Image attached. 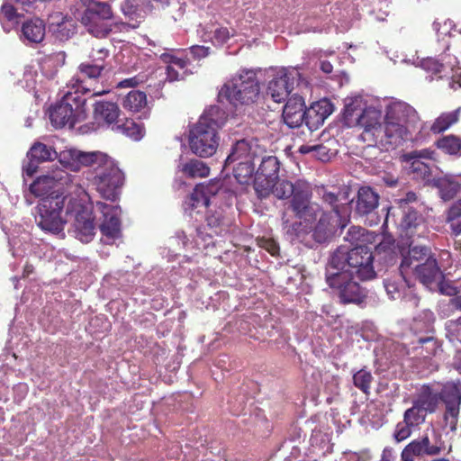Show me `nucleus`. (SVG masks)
<instances>
[{
  "instance_id": "1",
  "label": "nucleus",
  "mask_w": 461,
  "mask_h": 461,
  "mask_svg": "<svg viewBox=\"0 0 461 461\" xmlns=\"http://www.w3.org/2000/svg\"><path fill=\"white\" fill-rule=\"evenodd\" d=\"M70 154L72 162L68 167L71 171L78 172L83 167H92L95 173L93 181L97 191L104 199L115 201L124 176L114 160L101 151H72Z\"/></svg>"
},
{
  "instance_id": "2",
  "label": "nucleus",
  "mask_w": 461,
  "mask_h": 461,
  "mask_svg": "<svg viewBox=\"0 0 461 461\" xmlns=\"http://www.w3.org/2000/svg\"><path fill=\"white\" fill-rule=\"evenodd\" d=\"M226 122V114L219 106H211L200 116L189 132V146L200 158L212 157L219 146L218 131Z\"/></svg>"
},
{
  "instance_id": "3",
  "label": "nucleus",
  "mask_w": 461,
  "mask_h": 461,
  "mask_svg": "<svg viewBox=\"0 0 461 461\" xmlns=\"http://www.w3.org/2000/svg\"><path fill=\"white\" fill-rule=\"evenodd\" d=\"M419 121L415 109L403 102L393 103L386 108L384 141L387 150L394 149L411 139V130Z\"/></svg>"
},
{
  "instance_id": "4",
  "label": "nucleus",
  "mask_w": 461,
  "mask_h": 461,
  "mask_svg": "<svg viewBox=\"0 0 461 461\" xmlns=\"http://www.w3.org/2000/svg\"><path fill=\"white\" fill-rule=\"evenodd\" d=\"M371 248L361 244L351 249L341 245L332 253L327 267L331 269L348 271L361 281H369L376 276Z\"/></svg>"
},
{
  "instance_id": "5",
  "label": "nucleus",
  "mask_w": 461,
  "mask_h": 461,
  "mask_svg": "<svg viewBox=\"0 0 461 461\" xmlns=\"http://www.w3.org/2000/svg\"><path fill=\"white\" fill-rule=\"evenodd\" d=\"M311 198L310 189L299 190L289 202L288 209L292 210L296 219L291 221L285 212L282 215L283 227L289 236L302 238L311 232L312 224L323 210L318 203H312Z\"/></svg>"
},
{
  "instance_id": "6",
  "label": "nucleus",
  "mask_w": 461,
  "mask_h": 461,
  "mask_svg": "<svg viewBox=\"0 0 461 461\" xmlns=\"http://www.w3.org/2000/svg\"><path fill=\"white\" fill-rule=\"evenodd\" d=\"M260 95V84L257 70L241 68L229 79L219 91L221 102L227 101L234 106L255 104Z\"/></svg>"
},
{
  "instance_id": "7",
  "label": "nucleus",
  "mask_w": 461,
  "mask_h": 461,
  "mask_svg": "<svg viewBox=\"0 0 461 461\" xmlns=\"http://www.w3.org/2000/svg\"><path fill=\"white\" fill-rule=\"evenodd\" d=\"M355 275L348 271L331 269L327 267L325 280L329 287L338 296L342 304L362 306L368 296V291L354 280Z\"/></svg>"
},
{
  "instance_id": "8",
  "label": "nucleus",
  "mask_w": 461,
  "mask_h": 461,
  "mask_svg": "<svg viewBox=\"0 0 461 461\" xmlns=\"http://www.w3.org/2000/svg\"><path fill=\"white\" fill-rule=\"evenodd\" d=\"M86 99L79 91L70 88L50 112V119L55 128L74 127L87 117Z\"/></svg>"
},
{
  "instance_id": "9",
  "label": "nucleus",
  "mask_w": 461,
  "mask_h": 461,
  "mask_svg": "<svg viewBox=\"0 0 461 461\" xmlns=\"http://www.w3.org/2000/svg\"><path fill=\"white\" fill-rule=\"evenodd\" d=\"M30 192L36 197H56V195H69L71 193L84 192L82 187L73 183L72 176L67 171L58 169L50 175L37 177L30 185Z\"/></svg>"
},
{
  "instance_id": "10",
  "label": "nucleus",
  "mask_w": 461,
  "mask_h": 461,
  "mask_svg": "<svg viewBox=\"0 0 461 461\" xmlns=\"http://www.w3.org/2000/svg\"><path fill=\"white\" fill-rule=\"evenodd\" d=\"M109 51L104 48L93 49L89 55V60L82 62L78 66L77 73L68 81L67 86L74 91H79L83 95L91 91L86 85V80H98L105 69V59Z\"/></svg>"
},
{
  "instance_id": "11",
  "label": "nucleus",
  "mask_w": 461,
  "mask_h": 461,
  "mask_svg": "<svg viewBox=\"0 0 461 461\" xmlns=\"http://www.w3.org/2000/svg\"><path fill=\"white\" fill-rule=\"evenodd\" d=\"M69 195H56V197H46L41 199L37 206L38 215L35 217L38 226L53 233L63 230L67 220L61 217V212L65 203L69 202Z\"/></svg>"
},
{
  "instance_id": "12",
  "label": "nucleus",
  "mask_w": 461,
  "mask_h": 461,
  "mask_svg": "<svg viewBox=\"0 0 461 461\" xmlns=\"http://www.w3.org/2000/svg\"><path fill=\"white\" fill-rule=\"evenodd\" d=\"M113 16V10L108 3L90 1L80 22L93 36L105 38L113 31L112 26L107 23Z\"/></svg>"
},
{
  "instance_id": "13",
  "label": "nucleus",
  "mask_w": 461,
  "mask_h": 461,
  "mask_svg": "<svg viewBox=\"0 0 461 461\" xmlns=\"http://www.w3.org/2000/svg\"><path fill=\"white\" fill-rule=\"evenodd\" d=\"M66 212L68 215L74 213L75 237L83 243L90 242L95 234V217L92 211L77 199L69 198Z\"/></svg>"
},
{
  "instance_id": "14",
  "label": "nucleus",
  "mask_w": 461,
  "mask_h": 461,
  "mask_svg": "<svg viewBox=\"0 0 461 461\" xmlns=\"http://www.w3.org/2000/svg\"><path fill=\"white\" fill-rule=\"evenodd\" d=\"M382 113L374 108L363 110L357 118V125L363 129L361 139L369 145H378L387 150L384 141V122H381Z\"/></svg>"
},
{
  "instance_id": "15",
  "label": "nucleus",
  "mask_w": 461,
  "mask_h": 461,
  "mask_svg": "<svg viewBox=\"0 0 461 461\" xmlns=\"http://www.w3.org/2000/svg\"><path fill=\"white\" fill-rule=\"evenodd\" d=\"M440 402L445 405L443 419L450 430L457 429L461 406V381H448L439 391Z\"/></svg>"
},
{
  "instance_id": "16",
  "label": "nucleus",
  "mask_w": 461,
  "mask_h": 461,
  "mask_svg": "<svg viewBox=\"0 0 461 461\" xmlns=\"http://www.w3.org/2000/svg\"><path fill=\"white\" fill-rule=\"evenodd\" d=\"M261 158L258 170L255 173L254 188L260 198L269 195L273 181L278 179L280 162L276 156L268 155Z\"/></svg>"
},
{
  "instance_id": "17",
  "label": "nucleus",
  "mask_w": 461,
  "mask_h": 461,
  "mask_svg": "<svg viewBox=\"0 0 461 461\" xmlns=\"http://www.w3.org/2000/svg\"><path fill=\"white\" fill-rule=\"evenodd\" d=\"M300 77L301 74L296 68H285L281 70L269 81L267 95H269L276 103L285 101L294 89V84L299 81Z\"/></svg>"
},
{
  "instance_id": "18",
  "label": "nucleus",
  "mask_w": 461,
  "mask_h": 461,
  "mask_svg": "<svg viewBox=\"0 0 461 461\" xmlns=\"http://www.w3.org/2000/svg\"><path fill=\"white\" fill-rule=\"evenodd\" d=\"M346 217H339L322 210L317 221L312 224L313 240L318 243H325L332 239L339 228L344 229L347 226Z\"/></svg>"
},
{
  "instance_id": "19",
  "label": "nucleus",
  "mask_w": 461,
  "mask_h": 461,
  "mask_svg": "<svg viewBox=\"0 0 461 461\" xmlns=\"http://www.w3.org/2000/svg\"><path fill=\"white\" fill-rule=\"evenodd\" d=\"M265 152L266 150L258 144V140L241 139L236 140L225 160V167H230L235 162L255 161L256 158L262 157Z\"/></svg>"
},
{
  "instance_id": "20",
  "label": "nucleus",
  "mask_w": 461,
  "mask_h": 461,
  "mask_svg": "<svg viewBox=\"0 0 461 461\" xmlns=\"http://www.w3.org/2000/svg\"><path fill=\"white\" fill-rule=\"evenodd\" d=\"M28 162L23 166V173L27 176H32L38 170L41 163L52 161L57 158L56 150L42 142H35L27 152Z\"/></svg>"
},
{
  "instance_id": "21",
  "label": "nucleus",
  "mask_w": 461,
  "mask_h": 461,
  "mask_svg": "<svg viewBox=\"0 0 461 461\" xmlns=\"http://www.w3.org/2000/svg\"><path fill=\"white\" fill-rule=\"evenodd\" d=\"M104 220L100 224L101 233L108 239L115 240L121 237L120 210L116 206L104 203H97Z\"/></svg>"
},
{
  "instance_id": "22",
  "label": "nucleus",
  "mask_w": 461,
  "mask_h": 461,
  "mask_svg": "<svg viewBox=\"0 0 461 461\" xmlns=\"http://www.w3.org/2000/svg\"><path fill=\"white\" fill-rule=\"evenodd\" d=\"M49 31L55 39L66 41L77 32V23L71 16L62 13H53L48 19Z\"/></svg>"
},
{
  "instance_id": "23",
  "label": "nucleus",
  "mask_w": 461,
  "mask_h": 461,
  "mask_svg": "<svg viewBox=\"0 0 461 461\" xmlns=\"http://www.w3.org/2000/svg\"><path fill=\"white\" fill-rule=\"evenodd\" d=\"M332 112L333 104L329 99L323 98L314 102L305 109V125L311 131H316Z\"/></svg>"
},
{
  "instance_id": "24",
  "label": "nucleus",
  "mask_w": 461,
  "mask_h": 461,
  "mask_svg": "<svg viewBox=\"0 0 461 461\" xmlns=\"http://www.w3.org/2000/svg\"><path fill=\"white\" fill-rule=\"evenodd\" d=\"M305 109L304 99L302 96H291L283 110L284 122L292 129L300 127L303 122L305 123Z\"/></svg>"
},
{
  "instance_id": "25",
  "label": "nucleus",
  "mask_w": 461,
  "mask_h": 461,
  "mask_svg": "<svg viewBox=\"0 0 461 461\" xmlns=\"http://www.w3.org/2000/svg\"><path fill=\"white\" fill-rule=\"evenodd\" d=\"M413 240H411L406 255H402V259L399 267L401 275L405 277L408 271H413L417 268V265H422L427 262L430 258L434 257L429 248L426 246H412Z\"/></svg>"
},
{
  "instance_id": "26",
  "label": "nucleus",
  "mask_w": 461,
  "mask_h": 461,
  "mask_svg": "<svg viewBox=\"0 0 461 461\" xmlns=\"http://www.w3.org/2000/svg\"><path fill=\"white\" fill-rule=\"evenodd\" d=\"M414 276L424 285L430 286L439 284L444 278L443 272L438 267L435 257L430 258L422 265H417V268L412 271Z\"/></svg>"
},
{
  "instance_id": "27",
  "label": "nucleus",
  "mask_w": 461,
  "mask_h": 461,
  "mask_svg": "<svg viewBox=\"0 0 461 461\" xmlns=\"http://www.w3.org/2000/svg\"><path fill=\"white\" fill-rule=\"evenodd\" d=\"M442 448L437 444H430L429 437L424 436L409 443L402 452V458L403 461H412L414 456H437Z\"/></svg>"
},
{
  "instance_id": "28",
  "label": "nucleus",
  "mask_w": 461,
  "mask_h": 461,
  "mask_svg": "<svg viewBox=\"0 0 461 461\" xmlns=\"http://www.w3.org/2000/svg\"><path fill=\"white\" fill-rule=\"evenodd\" d=\"M379 194L370 186H361L357 191L355 212L359 216H368L379 205Z\"/></svg>"
},
{
  "instance_id": "29",
  "label": "nucleus",
  "mask_w": 461,
  "mask_h": 461,
  "mask_svg": "<svg viewBox=\"0 0 461 461\" xmlns=\"http://www.w3.org/2000/svg\"><path fill=\"white\" fill-rule=\"evenodd\" d=\"M447 58L451 59L450 55L444 53L441 55L440 60L434 58H427L421 61V68L430 74V80L443 78L456 65V58H453V62L451 60L447 61Z\"/></svg>"
},
{
  "instance_id": "30",
  "label": "nucleus",
  "mask_w": 461,
  "mask_h": 461,
  "mask_svg": "<svg viewBox=\"0 0 461 461\" xmlns=\"http://www.w3.org/2000/svg\"><path fill=\"white\" fill-rule=\"evenodd\" d=\"M121 113L120 107L116 103L109 101H98L94 104V118L98 123L113 125L119 122Z\"/></svg>"
},
{
  "instance_id": "31",
  "label": "nucleus",
  "mask_w": 461,
  "mask_h": 461,
  "mask_svg": "<svg viewBox=\"0 0 461 461\" xmlns=\"http://www.w3.org/2000/svg\"><path fill=\"white\" fill-rule=\"evenodd\" d=\"M401 226L405 235L411 240H413L416 236H423L427 230L422 217L414 210H408L404 212Z\"/></svg>"
},
{
  "instance_id": "32",
  "label": "nucleus",
  "mask_w": 461,
  "mask_h": 461,
  "mask_svg": "<svg viewBox=\"0 0 461 461\" xmlns=\"http://www.w3.org/2000/svg\"><path fill=\"white\" fill-rule=\"evenodd\" d=\"M411 344V349L415 355L424 359L436 356L441 348V344L435 334L419 336Z\"/></svg>"
},
{
  "instance_id": "33",
  "label": "nucleus",
  "mask_w": 461,
  "mask_h": 461,
  "mask_svg": "<svg viewBox=\"0 0 461 461\" xmlns=\"http://www.w3.org/2000/svg\"><path fill=\"white\" fill-rule=\"evenodd\" d=\"M415 402L426 412L433 413L440 402L439 391L434 389L431 384H423Z\"/></svg>"
},
{
  "instance_id": "34",
  "label": "nucleus",
  "mask_w": 461,
  "mask_h": 461,
  "mask_svg": "<svg viewBox=\"0 0 461 461\" xmlns=\"http://www.w3.org/2000/svg\"><path fill=\"white\" fill-rule=\"evenodd\" d=\"M309 186L303 182L293 184L286 179H277L273 181V186L269 191V194H273L278 199H288L294 197L299 190H308Z\"/></svg>"
},
{
  "instance_id": "35",
  "label": "nucleus",
  "mask_w": 461,
  "mask_h": 461,
  "mask_svg": "<svg viewBox=\"0 0 461 461\" xmlns=\"http://www.w3.org/2000/svg\"><path fill=\"white\" fill-rule=\"evenodd\" d=\"M205 221L207 226L213 230L216 235H221L222 232L228 231L230 221L225 215L224 209L222 207L212 208V206L206 208Z\"/></svg>"
},
{
  "instance_id": "36",
  "label": "nucleus",
  "mask_w": 461,
  "mask_h": 461,
  "mask_svg": "<svg viewBox=\"0 0 461 461\" xmlns=\"http://www.w3.org/2000/svg\"><path fill=\"white\" fill-rule=\"evenodd\" d=\"M45 23L40 18H32L23 23L22 33L23 37L30 42H41L45 37Z\"/></svg>"
},
{
  "instance_id": "37",
  "label": "nucleus",
  "mask_w": 461,
  "mask_h": 461,
  "mask_svg": "<svg viewBox=\"0 0 461 461\" xmlns=\"http://www.w3.org/2000/svg\"><path fill=\"white\" fill-rule=\"evenodd\" d=\"M65 51H56L44 55L41 58L39 64L41 72L49 77H52L66 62Z\"/></svg>"
},
{
  "instance_id": "38",
  "label": "nucleus",
  "mask_w": 461,
  "mask_h": 461,
  "mask_svg": "<svg viewBox=\"0 0 461 461\" xmlns=\"http://www.w3.org/2000/svg\"><path fill=\"white\" fill-rule=\"evenodd\" d=\"M180 171L188 178L206 177L209 176L210 168L203 161L192 158L180 165Z\"/></svg>"
},
{
  "instance_id": "39",
  "label": "nucleus",
  "mask_w": 461,
  "mask_h": 461,
  "mask_svg": "<svg viewBox=\"0 0 461 461\" xmlns=\"http://www.w3.org/2000/svg\"><path fill=\"white\" fill-rule=\"evenodd\" d=\"M147 104L146 93L140 90L130 91L122 100V107L131 113L140 112Z\"/></svg>"
},
{
  "instance_id": "40",
  "label": "nucleus",
  "mask_w": 461,
  "mask_h": 461,
  "mask_svg": "<svg viewBox=\"0 0 461 461\" xmlns=\"http://www.w3.org/2000/svg\"><path fill=\"white\" fill-rule=\"evenodd\" d=\"M375 235L374 232L368 231L365 228L359 226H351L346 236L345 240L348 241L353 247L361 244L367 245L375 241Z\"/></svg>"
},
{
  "instance_id": "41",
  "label": "nucleus",
  "mask_w": 461,
  "mask_h": 461,
  "mask_svg": "<svg viewBox=\"0 0 461 461\" xmlns=\"http://www.w3.org/2000/svg\"><path fill=\"white\" fill-rule=\"evenodd\" d=\"M115 129L133 140H140L145 134L143 124L136 122L132 119H126L122 122H119Z\"/></svg>"
},
{
  "instance_id": "42",
  "label": "nucleus",
  "mask_w": 461,
  "mask_h": 461,
  "mask_svg": "<svg viewBox=\"0 0 461 461\" xmlns=\"http://www.w3.org/2000/svg\"><path fill=\"white\" fill-rule=\"evenodd\" d=\"M202 187L195 185L193 192L186 196L183 207L185 212L196 210L202 207L208 208L211 206L209 199L204 196Z\"/></svg>"
},
{
  "instance_id": "43",
  "label": "nucleus",
  "mask_w": 461,
  "mask_h": 461,
  "mask_svg": "<svg viewBox=\"0 0 461 461\" xmlns=\"http://www.w3.org/2000/svg\"><path fill=\"white\" fill-rule=\"evenodd\" d=\"M459 111L460 108L452 112L441 113L431 125L430 131L433 133L438 134L447 130L450 126H452L458 121Z\"/></svg>"
},
{
  "instance_id": "44",
  "label": "nucleus",
  "mask_w": 461,
  "mask_h": 461,
  "mask_svg": "<svg viewBox=\"0 0 461 461\" xmlns=\"http://www.w3.org/2000/svg\"><path fill=\"white\" fill-rule=\"evenodd\" d=\"M232 167L234 177L240 184H246L255 172L254 161L235 162Z\"/></svg>"
},
{
  "instance_id": "45",
  "label": "nucleus",
  "mask_w": 461,
  "mask_h": 461,
  "mask_svg": "<svg viewBox=\"0 0 461 461\" xmlns=\"http://www.w3.org/2000/svg\"><path fill=\"white\" fill-rule=\"evenodd\" d=\"M437 147L449 155L461 153V139L455 135H447L440 138L436 142Z\"/></svg>"
},
{
  "instance_id": "46",
  "label": "nucleus",
  "mask_w": 461,
  "mask_h": 461,
  "mask_svg": "<svg viewBox=\"0 0 461 461\" xmlns=\"http://www.w3.org/2000/svg\"><path fill=\"white\" fill-rule=\"evenodd\" d=\"M321 200L324 203L330 206L331 210L327 211L328 212L339 217H344L342 215V211L347 208L344 204L340 203L339 194H335L331 191H328L323 188L321 194Z\"/></svg>"
},
{
  "instance_id": "47",
  "label": "nucleus",
  "mask_w": 461,
  "mask_h": 461,
  "mask_svg": "<svg viewBox=\"0 0 461 461\" xmlns=\"http://www.w3.org/2000/svg\"><path fill=\"white\" fill-rule=\"evenodd\" d=\"M373 379L371 372L366 369H360L353 375L354 385L366 395L370 393Z\"/></svg>"
},
{
  "instance_id": "48",
  "label": "nucleus",
  "mask_w": 461,
  "mask_h": 461,
  "mask_svg": "<svg viewBox=\"0 0 461 461\" xmlns=\"http://www.w3.org/2000/svg\"><path fill=\"white\" fill-rule=\"evenodd\" d=\"M434 321L435 319L433 317L427 320L414 319L411 325V330L413 331L416 339H418L419 336L435 334Z\"/></svg>"
},
{
  "instance_id": "49",
  "label": "nucleus",
  "mask_w": 461,
  "mask_h": 461,
  "mask_svg": "<svg viewBox=\"0 0 461 461\" xmlns=\"http://www.w3.org/2000/svg\"><path fill=\"white\" fill-rule=\"evenodd\" d=\"M426 413L414 401L412 406L405 411L403 420L410 425L417 426L424 421Z\"/></svg>"
},
{
  "instance_id": "50",
  "label": "nucleus",
  "mask_w": 461,
  "mask_h": 461,
  "mask_svg": "<svg viewBox=\"0 0 461 461\" xmlns=\"http://www.w3.org/2000/svg\"><path fill=\"white\" fill-rule=\"evenodd\" d=\"M197 186L202 187L204 196L209 199L211 206L215 204V196L222 187V181L220 179L210 180L208 184H199Z\"/></svg>"
},
{
  "instance_id": "51",
  "label": "nucleus",
  "mask_w": 461,
  "mask_h": 461,
  "mask_svg": "<svg viewBox=\"0 0 461 461\" xmlns=\"http://www.w3.org/2000/svg\"><path fill=\"white\" fill-rule=\"evenodd\" d=\"M173 51L174 50H170V51L161 53L159 55L160 60L167 66H176L179 69H185L189 64L188 59L178 58L172 53Z\"/></svg>"
},
{
  "instance_id": "52",
  "label": "nucleus",
  "mask_w": 461,
  "mask_h": 461,
  "mask_svg": "<svg viewBox=\"0 0 461 461\" xmlns=\"http://www.w3.org/2000/svg\"><path fill=\"white\" fill-rule=\"evenodd\" d=\"M411 169L417 177L426 178L430 176V167L429 164L420 159H411Z\"/></svg>"
},
{
  "instance_id": "53",
  "label": "nucleus",
  "mask_w": 461,
  "mask_h": 461,
  "mask_svg": "<svg viewBox=\"0 0 461 461\" xmlns=\"http://www.w3.org/2000/svg\"><path fill=\"white\" fill-rule=\"evenodd\" d=\"M412 425L408 424L404 420L397 423L393 432V438L397 442L403 441L408 438L411 434Z\"/></svg>"
},
{
  "instance_id": "54",
  "label": "nucleus",
  "mask_w": 461,
  "mask_h": 461,
  "mask_svg": "<svg viewBox=\"0 0 461 461\" xmlns=\"http://www.w3.org/2000/svg\"><path fill=\"white\" fill-rule=\"evenodd\" d=\"M122 14L129 18L130 21L137 20L139 5L135 4V0H124L121 5Z\"/></svg>"
},
{
  "instance_id": "55",
  "label": "nucleus",
  "mask_w": 461,
  "mask_h": 461,
  "mask_svg": "<svg viewBox=\"0 0 461 461\" xmlns=\"http://www.w3.org/2000/svg\"><path fill=\"white\" fill-rule=\"evenodd\" d=\"M235 35V31L230 32L227 27H220L213 32V41L217 44H225L230 37Z\"/></svg>"
},
{
  "instance_id": "56",
  "label": "nucleus",
  "mask_w": 461,
  "mask_h": 461,
  "mask_svg": "<svg viewBox=\"0 0 461 461\" xmlns=\"http://www.w3.org/2000/svg\"><path fill=\"white\" fill-rule=\"evenodd\" d=\"M0 15H2L8 22H13L20 17L16 8L9 3H5L2 5Z\"/></svg>"
},
{
  "instance_id": "57",
  "label": "nucleus",
  "mask_w": 461,
  "mask_h": 461,
  "mask_svg": "<svg viewBox=\"0 0 461 461\" xmlns=\"http://www.w3.org/2000/svg\"><path fill=\"white\" fill-rule=\"evenodd\" d=\"M457 188L452 183H441L439 185L440 196L443 200L448 201L456 195Z\"/></svg>"
},
{
  "instance_id": "58",
  "label": "nucleus",
  "mask_w": 461,
  "mask_h": 461,
  "mask_svg": "<svg viewBox=\"0 0 461 461\" xmlns=\"http://www.w3.org/2000/svg\"><path fill=\"white\" fill-rule=\"evenodd\" d=\"M447 332L456 339H459L461 336V316L456 320H449L446 323Z\"/></svg>"
},
{
  "instance_id": "59",
  "label": "nucleus",
  "mask_w": 461,
  "mask_h": 461,
  "mask_svg": "<svg viewBox=\"0 0 461 461\" xmlns=\"http://www.w3.org/2000/svg\"><path fill=\"white\" fill-rule=\"evenodd\" d=\"M434 151L424 149L420 150H413L406 154V159L411 160V159H433Z\"/></svg>"
},
{
  "instance_id": "60",
  "label": "nucleus",
  "mask_w": 461,
  "mask_h": 461,
  "mask_svg": "<svg viewBox=\"0 0 461 461\" xmlns=\"http://www.w3.org/2000/svg\"><path fill=\"white\" fill-rule=\"evenodd\" d=\"M145 81V77L142 75H137L132 77L125 78L120 81L117 84V88H126V87H134L143 83Z\"/></svg>"
},
{
  "instance_id": "61",
  "label": "nucleus",
  "mask_w": 461,
  "mask_h": 461,
  "mask_svg": "<svg viewBox=\"0 0 461 461\" xmlns=\"http://www.w3.org/2000/svg\"><path fill=\"white\" fill-rule=\"evenodd\" d=\"M131 23L116 22L112 26L113 30L118 32H129L130 29H137L141 23L140 20L131 21Z\"/></svg>"
},
{
  "instance_id": "62",
  "label": "nucleus",
  "mask_w": 461,
  "mask_h": 461,
  "mask_svg": "<svg viewBox=\"0 0 461 461\" xmlns=\"http://www.w3.org/2000/svg\"><path fill=\"white\" fill-rule=\"evenodd\" d=\"M189 50L194 59H201L205 58L210 54L211 51L210 47L201 45H194Z\"/></svg>"
},
{
  "instance_id": "63",
  "label": "nucleus",
  "mask_w": 461,
  "mask_h": 461,
  "mask_svg": "<svg viewBox=\"0 0 461 461\" xmlns=\"http://www.w3.org/2000/svg\"><path fill=\"white\" fill-rule=\"evenodd\" d=\"M260 246L272 256H276L279 253V246L273 239H263L260 241Z\"/></svg>"
},
{
  "instance_id": "64",
  "label": "nucleus",
  "mask_w": 461,
  "mask_h": 461,
  "mask_svg": "<svg viewBox=\"0 0 461 461\" xmlns=\"http://www.w3.org/2000/svg\"><path fill=\"white\" fill-rule=\"evenodd\" d=\"M461 216V199L456 202L448 210L447 221H453Z\"/></svg>"
}]
</instances>
